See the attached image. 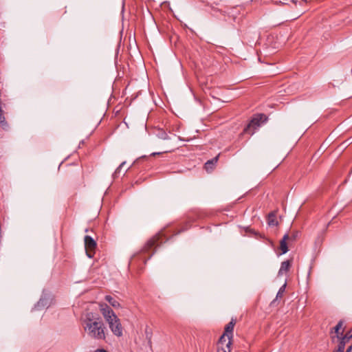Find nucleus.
Segmentation results:
<instances>
[{
    "label": "nucleus",
    "mask_w": 352,
    "mask_h": 352,
    "mask_svg": "<svg viewBox=\"0 0 352 352\" xmlns=\"http://www.w3.org/2000/svg\"><path fill=\"white\" fill-rule=\"evenodd\" d=\"M300 234V232L299 231H294L293 232L291 235L289 236H290V240L291 241H296V239L298 237Z\"/></svg>",
    "instance_id": "23"
},
{
    "label": "nucleus",
    "mask_w": 352,
    "mask_h": 352,
    "mask_svg": "<svg viewBox=\"0 0 352 352\" xmlns=\"http://www.w3.org/2000/svg\"><path fill=\"white\" fill-rule=\"evenodd\" d=\"M266 240L268 241L269 244H270L272 246H274V243L271 239H266Z\"/></svg>",
    "instance_id": "29"
},
{
    "label": "nucleus",
    "mask_w": 352,
    "mask_h": 352,
    "mask_svg": "<svg viewBox=\"0 0 352 352\" xmlns=\"http://www.w3.org/2000/svg\"><path fill=\"white\" fill-rule=\"evenodd\" d=\"M219 155L213 157L212 159L208 160L205 164L204 168L207 171H210L214 169L215 164L217 163Z\"/></svg>",
    "instance_id": "10"
},
{
    "label": "nucleus",
    "mask_w": 352,
    "mask_h": 352,
    "mask_svg": "<svg viewBox=\"0 0 352 352\" xmlns=\"http://www.w3.org/2000/svg\"><path fill=\"white\" fill-rule=\"evenodd\" d=\"M156 135L162 140H169L170 137L168 133L162 129H158L157 130Z\"/></svg>",
    "instance_id": "14"
},
{
    "label": "nucleus",
    "mask_w": 352,
    "mask_h": 352,
    "mask_svg": "<svg viewBox=\"0 0 352 352\" xmlns=\"http://www.w3.org/2000/svg\"><path fill=\"white\" fill-rule=\"evenodd\" d=\"M84 243L87 256L90 258H93L97 248L96 241L91 236L86 235L84 238Z\"/></svg>",
    "instance_id": "4"
},
{
    "label": "nucleus",
    "mask_w": 352,
    "mask_h": 352,
    "mask_svg": "<svg viewBox=\"0 0 352 352\" xmlns=\"http://www.w3.org/2000/svg\"><path fill=\"white\" fill-rule=\"evenodd\" d=\"M100 311L106 321L109 323L112 321L113 319L116 318V315L107 305H100Z\"/></svg>",
    "instance_id": "7"
},
{
    "label": "nucleus",
    "mask_w": 352,
    "mask_h": 352,
    "mask_svg": "<svg viewBox=\"0 0 352 352\" xmlns=\"http://www.w3.org/2000/svg\"><path fill=\"white\" fill-rule=\"evenodd\" d=\"M180 232H182V230L178 231V232H177V234H179V233Z\"/></svg>",
    "instance_id": "37"
},
{
    "label": "nucleus",
    "mask_w": 352,
    "mask_h": 352,
    "mask_svg": "<svg viewBox=\"0 0 352 352\" xmlns=\"http://www.w3.org/2000/svg\"><path fill=\"white\" fill-rule=\"evenodd\" d=\"M180 232H182V230L178 231V232H177V234H179V233Z\"/></svg>",
    "instance_id": "36"
},
{
    "label": "nucleus",
    "mask_w": 352,
    "mask_h": 352,
    "mask_svg": "<svg viewBox=\"0 0 352 352\" xmlns=\"http://www.w3.org/2000/svg\"><path fill=\"white\" fill-rule=\"evenodd\" d=\"M217 352H229V351H228V349H227V350H226V348H224V346H218Z\"/></svg>",
    "instance_id": "24"
},
{
    "label": "nucleus",
    "mask_w": 352,
    "mask_h": 352,
    "mask_svg": "<svg viewBox=\"0 0 352 352\" xmlns=\"http://www.w3.org/2000/svg\"><path fill=\"white\" fill-rule=\"evenodd\" d=\"M150 157L148 156H146V155H143L142 157H138L137 160H135L132 166H140L142 164V163L143 162H147L148 160H149Z\"/></svg>",
    "instance_id": "15"
},
{
    "label": "nucleus",
    "mask_w": 352,
    "mask_h": 352,
    "mask_svg": "<svg viewBox=\"0 0 352 352\" xmlns=\"http://www.w3.org/2000/svg\"><path fill=\"white\" fill-rule=\"evenodd\" d=\"M343 323H344L343 320H341L338 322V324L333 328V331L336 333V337H339L340 329L342 328Z\"/></svg>",
    "instance_id": "18"
},
{
    "label": "nucleus",
    "mask_w": 352,
    "mask_h": 352,
    "mask_svg": "<svg viewBox=\"0 0 352 352\" xmlns=\"http://www.w3.org/2000/svg\"><path fill=\"white\" fill-rule=\"evenodd\" d=\"M131 167H129L127 170H126V171H124V173H126V172H128V170Z\"/></svg>",
    "instance_id": "33"
},
{
    "label": "nucleus",
    "mask_w": 352,
    "mask_h": 352,
    "mask_svg": "<svg viewBox=\"0 0 352 352\" xmlns=\"http://www.w3.org/2000/svg\"><path fill=\"white\" fill-rule=\"evenodd\" d=\"M267 120V117L263 113L256 114L244 128L243 133L250 135L254 133L255 129L260 126L261 123Z\"/></svg>",
    "instance_id": "3"
},
{
    "label": "nucleus",
    "mask_w": 352,
    "mask_h": 352,
    "mask_svg": "<svg viewBox=\"0 0 352 352\" xmlns=\"http://www.w3.org/2000/svg\"><path fill=\"white\" fill-rule=\"evenodd\" d=\"M352 350V346H350L347 349H346V352H352L351 351Z\"/></svg>",
    "instance_id": "30"
},
{
    "label": "nucleus",
    "mask_w": 352,
    "mask_h": 352,
    "mask_svg": "<svg viewBox=\"0 0 352 352\" xmlns=\"http://www.w3.org/2000/svg\"><path fill=\"white\" fill-rule=\"evenodd\" d=\"M292 266V260H287L281 263L278 276H282L283 273L287 272Z\"/></svg>",
    "instance_id": "9"
},
{
    "label": "nucleus",
    "mask_w": 352,
    "mask_h": 352,
    "mask_svg": "<svg viewBox=\"0 0 352 352\" xmlns=\"http://www.w3.org/2000/svg\"><path fill=\"white\" fill-rule=\"evenodd\" d=\"M267 223L270 226H278V222L276 220V212H271L267 215Z\"/></svg>",
    "instance_id": "11"
},
{
    "label": "nucleus",
    "mask_w": 352,
    "mask_h": 352,
    "mask_svg": "<svg viewBox=\"0 0 352 352\" xmlns=\"http://www.w3.org/2000/svg\"><path fill=\"white\" fill-rule=\"evenodd\" d=\"M280 249L281 250V254L287 253L289 250L287 243L285 242L284 241H280Z\"/></svg>",
    "instance_id": "19"
},
{
    "label": "nucleus",
    "mask_w": 352,
    "mask_h": 352,
    "mask_svg": "<svg viewBox=\"0 0 352 352\" xmlns=\"http://www.w3.org/2000/svg\"><path fill=\"white\" fill-rule=\"evenodd\" d=\"M180 232H182V230L178 231V232H177V234H179V233Z\"/></svg>",
    "instance_id": "35"
},
{
    "label": "nucleus",
    "mask_w": 352,
    "mask_h": 352,
    "mask_svg": "<svg viewBox=\"0 0 352 352\" xmlns=\"http://www.w3.org/2000/svg\"><path fill=\"white\" fill-rule=\"evenodd\" d=\"M340 338H343V340L347 342L351 338H352V329L347 331L344 334V336L340 337Z\"/></svg>",
    "instance_id": "21"
},
{
    "label": "nucleus",
    "mask_w": 352,
    "mask_h": 352,
    "mask_svg": "<svg viewBox=\"0 0 352 352\" xmlns=\"http://www.w3.org/2000/svg\"><path fill=\"white\" fill-rule=\"evenodd\" d=\"M235 324L236 319L232 318L230 322H228L225 327L223 333H225V335H227V338L228 339V343L226 344V347L228 349V351H230V345L232 344V338L233 337V330Z\"/></svg>",
    "instance_id": "5"
},
{
    "label": "nucleus",
    "mask_w": 352,
    "mask_h": 352,
    "mask_svg": "<svg viewBox=\"0 0 352 352\" xmlns=\"http://www.w3.org/2000/svg\"><path fill=\"white\" fill-rule=\"evenodd\" d=\"M143 268H144V266L140 267V270H143Z\"/></svg>",
    "instance_id": "32"
},
{
    "label": "nucleus",
    "mask_w": 352,
    "mask_h": 352,
    "mask_svg": "<svg viewBox=\"0 0 352 352\" xmlns=\"http://www.w3.org/2000/svg\"><path fill=\"white\" fill-rule=\"evenodd\" d=\"M145 335H146V339L148 340V342H151L152 332H151V330L148 327H146L145 329Z\"/></svg>",
    "instance_id": "22"
},
{
    "label": "nucleus",
    "mask_w": 352,
    "mask_h": 352,
    "mask_svg": "<svg viewBox=\"0 0 352 352\" xmlns=\"http://www.w3.org/2000/svg\"><path fill=\"white\" fill-rule=\"evenodd\" d=\"M160 153H153L151 155V156H155V155H160Z\"/></svg>",
    "instance_id": "31"
},
{
    "label": "nucleus",
    "mask_w": 352,
    "mask_h": 352,
    "mask_svg": "<svg viewBox=\"0 0 352 352\" xmlns=\"http://www.w3.org/2000/svg\"><path fill=\"white\" fill-rule=\"evenodd\" d=\"M285 288H286V283H285L283 285H282L280 287V289L278 291V293L276 294V298L274 300H272V302H271L272 305H275V303L276 302L278 298H282V296H283V294H284V292L285 291Z\"/></svg>",
    "instance_id": "13"
},
{
    "label": "nucleus",
    "mask_w": 352,
    "mask_h": 352,
    "mask_svg": "<svg viewBox=\"0 0 352 352\" xmlns=\"http://www.w3.org/2000/svg\"><path fill=\"white\" fill-rule=\"evenodd\" d=\"M194 74H195V75L197 78H199V70H195V71H194Z\"/></svg>",
    "instance_id": "27"
},
{
    "label": "nucleus",
    "mask_w": 352,
    "mask_h": 352,
    "mask_svg": "<svg viewBox=\"0 0 352 352\" xmlns=\"http://www.w3.org/2000/svg\"><path fill=\"white\" fill-rule=\"evenodd\" d=\"M50 303V297L47 295H42L39 300L34 306V309L41 310L46 307H48Z\"/></svg>",
    "instance_id": "8"
},
{
    "label": "nucleus",
    "mask_w": 352,
    "mask_h": 352,
    "mask_svg": "<svg viewBox=\"0 0 352 352\" xmlns=\"http://www.w3.org/2000/svg\"><path fill=\"white\" fill-rule=\"evenodd\" d=\"M287 240H290V236L287 233L283 236L281 241H284L285 242H286Z\"/></svg>",
    "instance_id": "25"
},
{
    "label": "nucleus",
    "mask_w": 352,
    "mask_h": 352,
    "mask_svg": "<svg viewBox=\"0 0 352 352\" xmlns=\"http://www.w3.org/2000/svg\"><path fill=\"white\" fill-rule=\"evenodd\" d=\"M125 164H126L125 161L122 162L119 165V166L116 169V170L114 171V173L112 175V177H113V179H116V178H118L119 177V175H120V170L125 165Z\"/></svg>",
    "instance_id": "17"
},
{
    "label": "nucleus",
    "mask_w": 352,
    "mask_h": 352,
    "mask_svg": "<svg viewBox=\"0 0 352 352\" xmlns=\"http://www.w3.org/2000/svg\"><path fill=\"white\" fill-rule=\"evenodd\" d=\"M167 241L168 239L161 232L154 235L147 241L141 252L133 256L129 263L130 267H138L140 263L144 265L155 254V249Z\"/></svg>",
    "instance_id": "1"
},
{
    "label": "nucleus",
    "mask_w": 352,
    "mask_h": 352,
    "mask_svg": "<svg viewBox=\"0 0 352 352\" xmlns=\"http://www.w3.org/2000/svg\"><path fill=\"white\" fill-rule=\"evenodd\" d=\"M246 232H250L254 234V235L258 234L256 231H254V230L249 228H246Z\"/></svg>",
    "instance_id": "26"
},
{
    "label": "nucleus",
    "mask_w": 352,
    "mask_h": 352,
    "mask_svg": "<svg viewBox=\"0 0 352 352\" xmlns=\"http://www.w3.org/2000/svg\"><path fill=\"white\" fill-rule=\"evenodd\" d=\"M109 328L113 333L118 337L122 336V327L120 323V319L116 316V318L113 319L109 323Z\"/></svg>",
    "instance_id": "6"
},
{
    "label": "nucleus",
    "mask_w": 352,
    "mask_h": 352,
    "mask_svg": "<svg viewBox=\"0 0 352 352\" xmlns=\"http://www.w3.org/2000/svg\"><path fill=\"white\" fill-rule=\"evenodd\" d=\"M346 343V342L343 338H340L337 349L333 350V352H344Z\"/></svg>",
    "instance_id": "16"
},
{
    "label": "nucleus",
    "mask_w": 352,
    "mask_h": 352,
    "mask_svg": "<svg viewBox=\"0 0 352 352\" xmlns=\"http://www.w3.org/2000/svg\"><path fill=\"white\" fill-rule=\"evenodd\" d=\"M131 167H129L127 170H126V171H124V173H126V172H128V170Z\"/></svg>",
    "instance_id": "34"
},
{
    "label": "nucleus",
    "mask_w": 352,
    "mask_h": 352,
    "mask_svg": "<svg viewBox=\"0 0 352 352\" xmlns=\"http://www.w3.org/2000/svg\"><path fill=\"white\" fill-rule=\"evenodd\" d=\"M226 337H227V335H225V333H223L220 338H219V342H218V346H223L224 345L226 346V348L227 349L226 347V344L228 342H226Z\"/></svg>",
    "instance_id": "20"
},
{
    "label": "nucleus",
    "mask_w": 352,
    "mask_h": 352,
    "mask_svg": "<svg viewBox=\"0 0 352 352\" xmlns=\"http://www.w3.org/2000/svg\"><path fill=\"white\" fill-rule=\"evenodd\" d=\"M85 324V330L91 338L97 340L105 339L106 327L100 318H91L88 316Z\"/></svg>",
    "instance_id": "2"
},
{
    "label": "nucleus",
    "mask_w": 352,
    "mask_h": 352,
    "mask_svg": "<svg viewBox=\"0 0 352 352\" xmlns=\"http://www.w3.org/2000/svg\"><path fill=\"white\" fill-rule=\"evenodd\" d=\"M105 300L113 307L118 308L120 307L119 302L112 296L107 295L105 296Z\"/></svg>",
    "instance_id": "12"
},
{
    "label": "nucleus",
    "mask_w": 352,
    "mask_h": 352,
    "mask_svg": "<svg viewBox=\"0 0 352 352\" xmlns=\"http://www.w3.org/2000/svg\"><path fill=\"white\" fill-rule=\"evenodd\" d=\"M344 336V334L343 333V331L340 332L339 337H337L339 340H340V337Z\"/></svg>",
    "instance_id": "28"
}]
</instances>
